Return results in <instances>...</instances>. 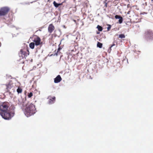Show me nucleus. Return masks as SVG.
<instances>
[{
    "label": "nucleus",
    "instance_id": "nucleus-1",
    "mask_svg": "<svg viewBox=\"0 0 153 153\" xmlns=\"http://www.w3.org/2000/svg\"><path fill=\"white\" fill-rule=\"evenodd\" d=\"M18 104L20 106L25 115L27 117L33 115L36 112L35 105L30 102L27 101L26 99L19 100Z\"/></svg>",
    "mask_w": 153,
    "mask_h": 153
},
{
    "label": "nucleus",
    "instance_id": "nucleus-2",
    "mask_svg": "<svg viewBox=\"0 0 153 153\" xmlns=\"http://www.w3.org/2000/svg\"><path fill=\"white\" fill-rule=\"evenodd\" d=\"M8 106L5 103L0 105V110L1 111L0 114L2 117L5 120H8L10 117V114L6 112Z\"/></svg>",
    "mask_w": 153,
    "mask_h": 153
},
{
    "label": "nucleus",
    "instance_id": "nucleus-3",
    "mask_svg": "<svg viewBox=\"0 0 153 153\" xmlns=\"http://www.w3.org/2000/svg\"><path fill=\"white\" fill-rule=\"evenodd\" d=\"M29 51L26 48H24L20 50L19 54L20 57H22V58H26L29 55Z\"/></svg>",
    "mask_w": 153,
    "mask_h": 153
},
{
    "label": "nucleus",
    "instance_id": "nucleus-4",
    "mask_svg": "<svg viewBox=\"0 0 153 153\" xmlns=\"http://www.w3.org/2000/svg\"><path fill=\"white\" fill-rule=\"evenodd\" d=\"M144 36L149 39H153V31L150 29L146 30L144 33Z\"/></svg>",
    "mask_w": 153,
    "mask_h": 153
},
{
    "label": "nucleus",
    "instance_id": "nucleus-5",
    "mask_svg": "<svg viewBox=\"0 0 153 153\" xmlns=\"http://www.w3.org/2000/svg\"><path fill=\"white\" fill-rule=\"evenodd\" d=\"M8 7H3L0 9V16H4L9 11Z\"/></svg>",
    "mask_w": 153,
    "mask_h": 153
},
{
    "label": "nucleus",
    "instance_id": "nucleus-6",
    "mask_svg": "<svg viewBox=\"0 0 153 153\" xmlns=\"http://www.w3.org/2000/svg\"><path fill=\"white\" fill-rule=\"evenodd\" d=\"M36 37L34 39L33 41L35 42V45L38 46L41 44V39L38 36H36Z\"/></svg>",
    "mask_w": 153,
    "mask_h": 153
},
{
    "label": "nucleus",
    "instance_id": "nucleus-7",
    "mask_svg": "<svg viewBox=\"0 0 153 153\" xmlns=\"http://www.w3.org/2000/svg\"><path fill=\"white\" fill-rule=\"evenodd\" d=\"M15 108L14 105H12L10 107V119L11 117H13L14 115V110Z\"/></svg>",
    "mask_w": 153,
    "mask_h": 153
},
{
    "label": "nucleus",
    "instance_id": "nucleus-8",
    "mask_svg": "<svg viewBox=\"0 0 153 153\" xmlns=\"http://www.w3.org/2000/svg\"><path fill=\"white\" fill-rule=\"evenodd\" d=\"M55 27L53 24H51L49 25L48 28V30L49 33H52Z\"/></svg>",
    "mask_w": 153,
    "mask_h": 153
},
{
    "label": "nucleus",
    "instance_id": "nucleus-9",
    "mask_svg": "<svg viewBox=\"0 0 153 153\" xmlns=\"http://www.w3.org/2000/svg\"><path fill=\"white\" fill-rule=\"evenodd\" d=\"M62 79L60 75H58L54 79V82L55 83H58L60 82Z\"/></svg>",
    "mask_w": 153,
    "mask_h": 153
},
{
    "label": "nucleus",
    "instance_id": "nucleus-10",
    "mask_svg": "<svg viewBox=\"0 0 153 153\" xmlns=\"http://www.w3.org/2000/svg\"><path fill=\"white\" fill-rule=\"evenodd\" d=\"M115 18L116 19H119V22L120 24H121L123 21V18L120 16L116 15L115 16Z\"/></svg>",
    "mask_w": 153,
    "mask_h": 153
},
{
    "label": "nucleus",
    "instance_id": "nucleus-11",
    "mask_svg": "<svg viewBox=\"0 0 153 153\" xmlns=\"http://www.w3.org/2000/svg\"><path fill=\"white\" fill-rule=\"evenodd\" d=\"M55 100V97H50L48 103L49 104H52L53 103Z\"/></svg>",
    "mask_w": 153,
    "mask_h": 153
},
{
    "label": "nucleus",
    "instance_id": "nucleus-12",
    "mask_svg": "<svg viewBox=\"0 0 153 153\" xmlns=\"http://www.w3.org/2000/svg\"><path fill=\"white\" fill-rule=\"evenodd\" d=\"M53 4L54 6L56 7H58L59 6L62 5V3L58 4L55 1H54Z\"/></svg>",
    "mask_w": 153,
    "mask_h": 153
},
{
    "label": "nucleus",
    "instance_id": "nucleus-13",
    "mask_svg": "<svg viewBox=\"0 0 153 153\" xmlns=\"http://www.w3.org/2000/svg\"><path fill=\"white\" fill-rule=\"evenodd\" d=\"M34 45L35 43L34 42H32L29 44V47L33 49L34 48Z\"/></svg>",
    "mask_w": 153,
    "mask_h": 153
},
{
    "label": "nucleus",
    "instance_id": "nucleus-14",
    "mask_svg": "<svg viewBox=\"0 0 153 153\" xmlns=\"http://www.w3.org/2000/svg\"><path fill=\"white\" fill-rule=\"evenodd\" d=\"M102 43L100 42H98L97 44V46L98 47H99L100 48H101L102 47Z\"/></svg>",
    "mask_w": 153,
    "mask_h": 153
},
{
    "label": "nucleus",
    "instance_id": "nucleus-15",
    "mask_svg": "<svg viewBox=\"0 0 153 153\" xmlns=\"http://www.w3.org/2000/svg\"><path fill=\"white\" fill-rule=\"evenodd\" d=\"M17 91L18 94L21 93L22 92V89L21 88L19 87L17 89Z\"/></svg>",
    "mask_w": 153,
    "mask_h": 153
},
{
    "label": "nucleus",
    "instance_id": "nucleus-16",
    "mask_svg": "<svg viewBox=\"0 0 153 153\" xmlns=\"http://www.w3.org/2000/svg\"><path fill=\"white\" fill-rule=\"evenodd\" d=\"M97 28L99 31H101L102 30V27L99 25H97Z\"/></svg>",
    "mask_w": 153,
    "mask_h": 153
},
{
    "label": "nucleus",
    "instance_id": "nucleus-17",
    "mask_svg": "<svg viewBox=\"0 0 153 153\" xmlns=\"http://www.w3.org/2000/svg\"><path fill=\"white\" fill-rule=\"evenodd\" d=\"M119 37L121 39L124 38L125 37V36L124 34H121L119 35Z\"/></svg>",
    "mask_w": 153,
    "mask_h": 153
},
{
    "label": "nucleus",
    "instance_id": "nucleus-18",
    "mask_svg": "<svg viewBox=\"0 0 153 153\" xmlns=\"http://www.w3.org/2000/svg\"><path fill=\"white\" fill-rule=\"evenodd\" d=\"M33 96V93L32 92H31L30 93H28L27 96L29 98Z\"/></svg>",
    "mask_w": 153,
    "mask_h": 153
},
{
    "label": "nucleus",
    "instance_id": "nucleus-19",
    "mask_svg": "<svg viewBox=\"0 0 153 153\" xmlns=\"http://www.w3.org/2000/svg\"><path fill=\"white\" fill-rule=\"evenodd\" d=\"M61 49H62V48L60 47H59L56 53H55V54H56V56H57L58 55V53H59V52Z\"/></svg>",
    "mask_w": 153,
    "mask_h": 153
},
{
    "label": "nucleus",
    "instance_id": "nucleus-20",
    "mask_svg": "<svg viewBox=\"0 0 153 153\" xmlns=\"http://www.w3.org/2000/svg\"><path fill=\"white\" fill-rule=\"evenodd\" d=\"M111 25H108V27L107 28V30L109 31L110 30V29H111Z\"/></svg>",
    "mask_w": 153,
    "mask_h": 153
},
{
    "label": "nucleus",
    "instance_id": "nucleus-21",
    "mask_svg": "<svg viewBox=\"0 0 153 153\" xmlns=\"http://www.w3.org/2000/svg\"><path fill=\"white\" fill-rule=\"evenodd\" d=\"M143 5H144V6H147V3L146 2H145V3L143 4Z\"/></svg>",
    "mask_w": 153,
    "mask_h": 153
},
{
    "label": "nucleus",
    "instance_id": "nucleus-22",
    "mask_svg": "<svg viewBox=\"0 0 153 153\" xmlns=\"http://www.w3.org/2000/svg\"><path fill=\"white\" fill-rule=\"evenodd\" d=\"M151 15L152 17H153V9L151 12Z\"/></svg>",
    "mask_w": 153,
    "mask_h": 153
},
{
    "label": "nucleus",
    "instance_id": "nucleus-23",
    "mask_svg": "<svg viewBox=\"0 0 153 153\" xmlns=\"http://www.w3.org/2000/svg\"><path fill=\"white\" fill-rule=\"evenodd\" d=\"M115 45V44L114 43H113L111 46V48L113 46H114Z\"/></svg>",
    "mask_w": 153,
    "mask_h": 153
},
{
    "label": "nucleus",
    "instance_id": "nucleus-24",
    "mask_svg": "<svg viewBox=\"0 0 153 153\" xmlns=\"http://www.w3.org/2000/svg\"><path fill=\"white\" fill-rule=\"evenodd\" d=\"M104 3H105V6L106 7H107V3L106 2H104Z\"/></svg>",
    "mask_w": 153,
    "mask_h": 153
},
{
    "label": "nucleus",
    "instance_id": "nucleus-25",
    "mask_svg": "<svg viewBox=\"0 0 153 153\" xmlns=\"http://www.w3.org/2000/svg\"><path fill=\"white\" fill-rule=\"evenodd\" d=\"M130 12V11H128V12L127 13L128 14H129Z\"/></svg>",
    "mask_w": 153,
    "mask_h": 153
},
{
    "label": "nucleus",
    "instance_id": "nucleus-26",
    "mask_svg": "<svg viewBox=\"0 0 153 153\" xmlns=\"http://www.w3.org/2000/svg\"><path fill=\"white\" fill-rule=\"evenodd\" d=\"M1 46V43H0V47Z\"/></svg>",
    "mask_w": 153,
    "mask_h": 153
},
{
    "label": "nucleus",
    "instance_id": "nucleus-27",
    "mask_svg": "<svg viewBox=\"0 0 153 153\" xmlns=\"http://www.w3.org/2000/svg\"><path fill=\"white\" fill-rule=\"evenodd\" d=\"M75 0H74V1H75Z\"/></svg>",
    "mask_w": 153,
    "mask_h": 153
}]
</instances>
